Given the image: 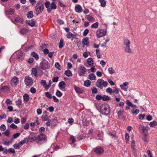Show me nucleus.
<instances>
[{
  "label": "nucleus",
  "instance_id": "c85d7f7f",
  "mask_svg": "<svg viewBox=\"0 0 157 157\" xmlns=\"http://www.w3.org/2000/svg\"><path fill=\"white\" fill-rule=\"evenodd\" d=\"M43 121H45L48 120L49 117L47 115H44L43 114L41 117Z\"/></svg>",
  "mask_w": 157,
  "mask_h": 157
},
{
  "label": "nucleus",
  "instance_id": "0e129e2a",
  "mask_svg": "<svg viewBox=\"0 0 157 157\" xmlns=\"http://www.w3.org/2000/svg\"><path fill=\"white\" fill-rule=\"evenodd\" d=\"M43 52L44 54L47 55L49 53V51L48 49L46 48L44 50Z\"/></svg>",
  "mask_w": 157,
  "mask_h": 157
},
{
  "label": "nucleus",
  "instance_id": "5701e85b",
  "mask_svg": "<svg viewBox=\"0 0 157 157\" xmlns=\"http://www.w3.org/2000/svg\"><path fill=\"white\" fill-rule=\"evenodd\" d=\"M24 21L23 18L19 17H17L15 18L14 21L16 23H21L22 22Z\"/></svg>",
  "mask_w": 157,
  "mask_h": 157
},
{
  "label": "nucleus",
  "instance_id": "412c9836",
  "mask_svg": "<svg viewBox=\"0 0 157 157\" xmlns=\"http://www.w3.org/2000/svg\"><path fill=\"white\" fill-rule=\"evenodd\" d=\"M75 90L77 93L79 94H81L83 92V91L79 87H77L76 86H74Z\"/></svg>",
  "mask_w": 157,
  "mask_h": 157
},
{
  "label": "nucleus",
  "instance_id": "09e8293b",
  "mask_svg": "<svg viewBox=\"0 0 157 157\" xmlns=\"http://www.w3.org/2000/svg\"><path fill=\"white\" fill-rule=\"evenodd\" d=\"M89 30L88 29H86L84 30L83 33V35L84 36H86L89 33Z\"/></svg>",
  "mask_w": 157,
  "mask_h": 157
},
{
  "label": "nucleus",
  "instance_id": "864d4df0",
  "mask_svg": "<svg viewBox=\"0 0 157 157\" xmlns=\"http://www.w3.org/2000/svg\"><path fill=\"white\" fill-rule=\"evenodd\" d=\"M0 129L2 131L5 130L6 128V127L4 124H2L0 127Z\"/></svg>",
  "mask_w": 157,
  "mask_h": 157
},
{
  "label": "nucleus",
  "instance_id": "58836bf2",
  "mask_svg": "<svg viewBox=\"0 0 157 157\" xmlns=\"http://www.w3.org/2000/svg\"><path fill=\"white\" fill-rule=\"evenodd\" d=\"M56 95L58 97H60L62 95V93L59 90H57L56 93Z\"/></svg>",
  "mask_w": 157,
  "mask_h": 157
},
{
  "label": "nucleus",
  "instance_id": "f704fd0d",
  "mask_svg": "<svg viewBox=\"0 0 157 157\" xmlns=\"http://www.w3.org/2000/svg\"><path fill=\"white\" fill-rule=\"evenodd\" d=\"M45 96L49 98H52V94L50 92H46L45 93Z\"/></svg>",
  "mask_w": 157,
  "mask_h": 157
},
{
  "label": "nucleus",
  "instance_id": "c03bdc74",
  "mask_svg": "<svg viewBox=\"0 0 157 157\" xmlns=\"http://www.w3.org/2000/svg\"><path fill=\"white\" fill-rule=\"evenodd\" d=\"M82 123L83 125L84 126L87 125L88 124V123L86 121V119H83L82 120Z\"/></svg>",
  "mask_w": 157,
  "mask_h": 157
},
{
  "label": "nucleus",
  "instance_id": "e433bc0d",
  "mask_svg": "<svg viewBox=\"0 0 157 157\" xmlns=\"http://www.w3.org/2000/svg\"><path fill=\"white\" fill-rule=\"evenodd\" d=\"M55 67L57 68L59 70H61V68L60 67V65L59 63L58 62H56L55 65Z\"/></svg>",
  "mask_w": 157,
  "mask_h": 157
},
{
  "label": "nucleus",
  "instance_id": "6e6552de",
  "mask_svg": "<svg viewBox=\"0 0 157 157\" xmlns=\"http://www.w3.org/2000/svg\"><path fill=\"white\" fill-rule=\"evenodd\" d=\"M94 151L98 155H101L102 154L104 151V150L102 147L98 146L94 148Z\"/></svg>",
  "mask_w": 157,
  "mask_h": 157
},
{
  "label": "nucleus",
  "instance_id": "4c0bfd02",
  "mask_svg": "<svg viewBox=\"0 0 157 157\" xmlns=\"http://www.w3.org/2000/svg\"><path fill=\"white\" fill-rule=\"evenodd\" d=\"M98 25V22H96L94 24H93L91 26L92 28H97Z\"/></svg>",
  "mask_w": 157,
  "mask_h": 157
},
{
  "label": "nucleus",
  "instance_id": "79ce46f5",
  "mask_svg": "<svg viewBox=\"0 0 157 157\" xmlns=\"http://www.w3.org/2000/svg\"><path fill=\"white\" fill-rule=\"evenodd\" d=\"M147 127L148 129H144V130L142 132L143 133V135H147V131L149 130L150 128L147 126Z\"/></svg>",
  "mask_w": 157,
  "mask_h": 157
},
{
  "label": "nucleus",
  "instance_id": "9b49d317",
  "mask_svg": "<svg viewBox=\"0 0 157 157\" xmlns=\"http://www.w3.org/2000/svg\"><path fill=\"white\" fill-rule=\"evenodd\" d=\"M129 83L128 82H125L123 83V84L120 85V87L125 91H127L128 90V86H127L128 85Z\"/></svg>",
  "mask_w": 157,
  "mask_h": 157
},
{
  "label": "nucleus",
  "instance_id": "f03ea898",
  "mask_svg": "<svg viewBox=\"0 0 157 157\" xmlns=\"http://www.w3.org/2000/svg\"><path fill=\"white\" fill-rule=\"evenodd\" d=\"M100 109L101 113L103 114L107 115L109 113L110 108L108 104H102Z\"/></svg>",
  "mask_w": 157,
  "mask_h": 157
},
{
  "label": "nucleus",
  "instance_id": "37998d69",
  "mask_svg": "<svg viewBox=\"0 0 157 157\" xmlns=\"http://www.w3.org/2000/svg\"><path fill=\"white\" fill-rule=\"evenodd\" d=\"M45 7L48 9V8H50L49 6H50V2L49 1H47L45 3Z\"/></svg>",
  "mask_w": 157,
  "mask_h": 157
},
{
  "label": "nucleus",
  "instance_id": "dca6fc26",
  "mask_svg": "<svg viewBox=\"0 0 157 157\" xmlns=\"http://www.w3.org/2000/svg\"><path fill=\"white\" fill-rule=\"evenodd\" d=\"M17 81L18 79L17 77L14 78L12 79L11 83L13 86H14L16 85Z\"/></svg>",
  "mask_w": 157,
  "mask_h": 157
},
{
  "label": "nucleus",
  "instance_id": "b1692460",
  "mask_svg": "<svg viewBox=\"0 0 157 157\" xmlns=\"http://www.w3.org/2000/svg\"><path fill=\"white\" fill-rule=\"evenodd\" d=\"M91 82L89 80L85 81L84 82V85L86 87H89L91 84Z\"/></svg>",
  "mask_w": 157,
  "mask_h": 157
},
{
  "label": "nucleus",
  "instance_id": "aec40b11",
  "mask_svg": "<svg viewBox=\"0 0 157 157\" xmlns=\"http://www.w3.org/2000/svg\"><path fill=\"white\" fill-rule=\"evenodd\" d=\"M88 78L91 80H95L96 77V76L94 74L92 73L90 74L88 76Z\"/></svg>",
  "mask_w": 157,
  "mask_h": 157
},
{
  "label": "nucleus",
  "instance_id": "a878e982",
  "mask_svg": "<svg viewBox=\"0 0 157 157\" xmlns=\"http://www.w3.org/2000/svg\"><path fill=\"white\" fill-rule=\"evenodd\" d=\"M27 16L29 18H31L33 17V12L32 11H30L28 12L27 14Z\"/></svg>",
  "mask_w": 157,
  "mask_h": 157
},
{
  "label": "nucleus",
  "instance_id": "20e7f679",
  "mask_svg": "<svg viewBox=\"0 0 157 157\" xmlns=\"http://www.w3.org/2000/svg\"><path fill=\"white\" fill-rule=\"evenodd\" d=\"M43 60L40 64V67L43 70H45L49 68V65L48 62L43 58Z\"/></svg>",
  "mask_w": 157,
  "mask_h": 157
},
{
  "label": "nucleus",
  "instance_id": "a211bd4d",
  "mask_svg": "<svg viewBox=\"0 0 157 157\" xmlns=\"http://www.w3.org/2000/svg\"><path fill=\"white\" fill-rule=\"evenodd\" d=\"M66 83L64 81H61L59 84V86L60 89L64 88L65 87Z\"/></svg>",
  "mask_w": 157,
  "mask_h": 157
},
{
  "label": "nucleus",
  "instance_id": "ea45409f",
  "mask_svg": "<svg viewBox=\"0 0 157 157\" xmlns=\"http://www.w3.org/2000/svg\"><path fill=\"white\" fill-rule=\"evenodd\" d=\"M27 29L25 28L22 29L20 31V32L21 34H24L27 33Z\"/></svg>",
  "mask_w": 157,
  "mask_h": 157
},
{
  "label": "nucleus",
  "instance_id": "338daca9",
  "mask_svg": "<svg viewBox=\"0 0 157 157\" xmlns=\"http://www.w3.org/2000/svg\"><path fill=\"white\" fill-rule=\"evenodd\" d=\"M20 135V134L19 133H17L13 135V137L15 139L18 137Z\"/></svg>",
  "mask_w": 157,
  "mask_h": 157
},
{
  "label": "nucleus",
  "instance_id": "3c124183",
  "mask_svg": "<svg viewBox=\"0 0 157 157\" xmlns=\"http://www.w3.org/2000/svg\"><path fill=\"white\" fill-rule=\"evenodd\" d=\"M96 98L97 100H100L101 99H102V96L100 94H98L96 95Z\"/></svg>",
  "mask_w": 157,
  "mask_h": 157
},
{
  "label": "nucleus",
  "instance_id": "bb28decb",
  "mask_svg": "<svg viewBox=\"0 0 157 157\" xmlns=\"http://www.w3.org/2000/svg\"><path fill=\"white\" fill-rule=\"evenodd\" d=\"M99 2L101 3V6L103 7H105L106 4V2L104 0H99Z\"/></svg>",
  "mask_w": 157,
  "mask_h": 157
},
{
  "label": "nucleus",
  "instance_id": "680f3d73",
  "mask_svg": "<svg viewBox=\"0 0 157 157\" xmlns=\"http://www.w3.org/2000/svg\"><path fill=\"white\" fill-rule=\"evenodd\" d=\"M108 71L110 74H113L114 72V71H113V69L112 67L109 68L108 69Z\"/></svg>",
  "mask_w": 157,
  "mask_h": 157
},
{
  "label": "nucleus",
  "instance_id": "c756f323",
  "mask_svg": "<svg viewBox=\"0 0 157 157\" xmlns=\"http://www.w3.org/2000/svg\"><path fill=\"white\" fill-rule=\"evenodd\" d=\"M150 127H154L157 125V122L155 121H154L149 123Z\"/></svg>",
  "mask_w": 157,
  "mask_h": 157
},
{
  "label": "nucleus",
  "instance_id": "5fc2aeb1",
  "mask_svg": "<svg viewBox=\"0 0 157 157\" xmlns=\"http://www.w3.org/2000/svg\"><path fill=\"white\" fill-rule=\"evenodd\" d=\"M13 147L15 149H19L20 148L21 146L18 143V144H15L13 145Z\"/></svg>",
  "mask_w": 157,
  "mask_h": 157
},
{
  "label": "nucleus",
  "instance_id": "a18cd8bd",
  "mask_svg": "<svg viewBox=\"0 0 157 157\" xmlns=\"http://www.w3.org/2000/svg\"><path fill=\"white\" fill-rule=\"evenodd\" d=\"M52 83V81L51 80L49 81L48 84V85H46L45 86V89H48L51 86V84Z\"/></svg>",
  "mask_w": 157,
  "mask_h": 157
},
{
  "label": "nucleus",
  "instance_id": "4d7b16f0",
  "mask_svg": "<svg viewBox=\"0 0 157 157\" xmlns=\"http://www.w3.org/2000/svg\"><path fill=\"white\" fill-rule=\"evenodd\" d=\"M86 17H87V19L89 21H92L94 20L93 17L90 16L89 15H87L86 16Z\"/></svg>",
  "mask_w": 157,
  "mask_h": 157
},
{
  "label": "nucleus",
  "instance_id": "603ef678",
  "mask_svg": "<svg viewBox=\"0 0 157 157\" xmlns=\"http://www.w3.org/2000/svg\"><path fill=\"white\" fill-rule=\"evenodd\" d=\"M92 93L93 94H97V90L95 87H94L92 89Z\"/></svg>",
  "mask_w": 157,
  "mask_h": 157
},
{
  "label": "nucleus",
  "instance_id": "a19ab883",
  "mask_svg": "<svg viewBox=\"0 0 157 157\" xmlns=\"http://www.w3.org/2000/svg\"><path fill=\"white\" fill-rule=\"evenodd\" d=\"M32 73L35 76H36L37 74V71L36 69L35 68H33Z\"/></svg>",
  "mask_w": 157,
  "mask_h": 157
},
{
  "label": "nucleus",
  "instance_id": "cd10ccee",
  "mask_svg": "<svg viewBox=\"0 0 157 157\" xmlns=\"http://www.w3.org/2000/svg\"><path fill=\"white\" fill-rule=\"evenodd\" d=\"M139 129L140 130L142 131V132L144 130V129H148L147 127H144L141 124H140L139 125Z\"/></svg>",
  "mask_w": 157,
  "mask_h": 157
},
{
  "label": "nucleus",
  "instance_id": "2eb2a0df",
  "mask_svg": "<svg viewBox=\"0 0 157 157\" xmlns=\"http://www.w3.org/2000/svg\"><path fill=\"white\" fill-rule=\"evenodd\" d=\"M124 52L127 53H130L132 52V49L130 48V45L123 47Z\"/></svg>",
  "mask_w": 157,
  "mask_h": 157
},
{
  "label": "nucleus",
  "instance_id": "473e14b6",
  "mask_svg": "<svg viewBox=\"0 0 157 157\" xmlns=\"http://www.w3.org/2000/svg\"><path fill=\"white\" fill-rule=\"evenodd\" d=\"M63 45V39L60 40L59 43V48H62Z\"/></svg>",
  "mask_w": 157,
  "mask_h": 157
},
{
  "label": "nucleus",
  "instance_id": "f3484780",
  "mask_svg": "<svg viewBox=\"0 0 157 157\" xmlns=\"http://www.w3.org/2000/svg\"><path fill=\"white\" fill-rule=\"evenodd\" d=\"M24 53L22 52H18L17 58L18 59L22 60L23 59V56Z\"/></svg>",
  "mask_w": 157,
  "mask_h": 157
},
{
  "label": "nucleus",
  "instance_id": "393cba45",
  "mask_svg": "<svg viewBox=\"0 0 157 157\" xmlns=\"http://www.w3.org/2000/svg\"><path fill=\"white\" fill-rule=\"evenodd\" d=\"M31 55L36 60L39 59V57L38 55L36 53L34 52H32Z\"/></svg>",
  "mask_w": 157,
  "mask_h": 157
},
{
  "label": "nucleus",
  "instance_id": "4468645a",
  "mask_svg": "<svg viewBox=\"0 0 157 157\" xmlns=\"http://www.w3.org/2000/svg\"><path fill=\"white\" fill-rule=\"evenodd\" d=\"M123 47H126L130 45V41L128 39H125L123 40Z\"/></svg>",
  "mask_w": 157,
  "mask_h": 157
},
{
  "label": "nucleus",
  "instance_id": "0eeeda50",
  "mask_svg": "<svg viewBox=\"0 0 157 157\" xmlns=\"http://www.w3.org/2000/svg\"><path fill=\"white\" fill-rule=\"evenodd\" d=\"M25 83L28 86H30L33 84V82L32 78L29 77H26L25 78Z\"/></svg>",
  "mask_w": 157,
  "mask_h": 157
},
{
  "label": "nucleus",
  "instance_id": "de8ad7c7",
  "mask_svg": "<svg viewBox=\"0 0 157 157\" xmlns=\"http://www.w3.org/2000/svg\"><path fill=\"white\" fill-rule=\"evenodd\" d=\"M106 92L109 93L111 94L113 93L112 89L110 87H109L106 90Z\"/></svg>",
  "mask_w": 157,
  "mask_h": 157
},
{
  "label": "nucleus",
  "instance_id": "49530a36",
  "mask_svg": "<svg viewBox=\"0 0 157 157\" xmlns=\"http://www.w3.org/2000/svg\"><path fill=\"white\" fill-rule=\"evenodd\" d=\"M10 131L9 130L7 129L5 132H3V134L6 136H8L10 135Z\"/></svg>",
  "mask_w": 157,
  "mask_h": 157
},
{
  "label": "nucleus",
  "instance_id": "7c9ffc66",
  "mask_svg": "<svg viewBox=\"0 0 157 157\" xmlns=\"http://www.w3.org/2000/svg\"><path fill=\"white\" fill-rule=\"evenodd\" d=\"M23 98L25 101H29V96L28 94H25L23 95Z\"/></svg>",
  "mask_w": 157,
  "mask_h": 157
},
{
  "label": "nucleus",
  "instance_id": "423d86ee",
  "mask_svg": "<svg viewBox=\"0 0 157 157\" xmlns=\"http://www.w3.org/2000/svg\"><path fill=\"white\" fill-rule=\"evenodd\" d=\"M96 35L98 38L104 36L106 34V30L105 29L98 30L96 32Z\"/></svg>",
  "mask_w": 157,
  "mask_h": 157
},
{
  "label": "nucleus",
  "instance_id": "9d476101",
  "mask_svg": "<svg viewBox=\"0 0 157 157\" xmlns=\"http://www.w3.org/2000/svg\"><path fill=\"white\" fill-rule=\"evenodd\" d=\"M25 23L31 27H33L36 25L35 24L36 23V21H34L33 19H32L30 21H26Z\"/></svg>",
  "mask_w": 157,
  "mask_h": 157
},
{
  "label": "nucleus",
  "instance_id": "bf43d9fd",
  "mask_svg": "<svg viewBox=\"0 0 157 157\" xmlns=\"http://www.w3.org/2000/svg\"><path fill=\"white\" fill-rule=\"evenodd\" d=\"M117 106L121 107H123L124 105V103L123 102L121 101L120 103L117 104Z\"/></svg>",
  "mask_w": 157,
  "mask_h": 157
},
{
  "label": "nucleus",
  "instance_id": "4be33fe9",
  "mask_svg": "<svg viewBox=\"0 0 157 157\" xmlns=\"http://www.w3.org/2000/svg\"><path fill=\"white\" fill-rule=\"evenodd\" d=\"M64 74L68 77H70L72 75L71 72L70 70H69L66 71L65 72Z\"/></svg>",
  "mask_w": 157,
  "mask_h": 157
},
{
  "label": "nucleus",
  "instance_id": "7ed1b4c3",
  "mask_svg": "<svg viewBox=\"0 0 157 157\" xmlns=\"http://www.w3.org/2000/svg\"><path fill=\"white\" fill-rule=\"evenodd\" d=\"M108 82L106 81H104L101 79H98L96 83V86L101 89L103 88V86L106 87L108 85Z\"/></svg>",
  "mask_w": 157,
  "mask_h": 157
},
{
  "label": "nucleus",
  "instance_id": "6e6d98bb",
  "mask_svg": "<svg viewBox=\"0 0 157 157\" xmlns=\"http://www.w3.org/2000/svg\"><path fill=\"white\" fill-rule=\"evenodd\" d=\"M30 91L32 94H34L36 92V89L34 87H32L30 90Z\"/></svg>",
  "mask_w": 157,
  "mask_h": 157
},
{
  "label": "nucleus",
  "instance_id": "052dcab7",
  "mask_svg": "<svg viewBox=\"0 0 157 157\" xmlns=\"http://www.w3.org/2000/svg\"><path fill=\"white\" fill-rule=\"evenodd\" d=\"M8 151L9 153H15V150L12 148H10L8 150Z\"/></svg>",
  "mask_w": 157,
  "mask_h": 157
},
{
  "label": "nucleus",
  "instance_id": "39448f33",
  "mask_svg": "<svg viewBox=\"0 0 157 157\" xmlns=\"http://www.w3.org/2000/svg\"><path fill=\"white\" fill-rule=\"evenodd\" d=\"M47 140L46 136L42 133H41L37 136L36 142L39 144L40 141H43L45 143Z\"/></svg>",
  "mask_w": 157,
  "mask_h": 157
},
{
  "label": "nucleus",
  "instance_id": "ddd939ff",
  "mask_svg": "<svg viewBox=\"0 0 157 157\" xmlns=\"http://www.w3.org/2000/svg\"><path fill=\"white\" fill-rule=\"evenodd\" d=\"M75 11L78 13H81L82 12V7L79 5H76L75 7Z\"/></svg>",
  "mask_w": 157,
  "mask_h": 157
},
{
  "label": "nucleus",
  "instance_id": "e2e57ef3",
  "mask_svg": "<svg viewBox=\"0 0 157 157\" xmlns=\"http://www.w3.org/2000/svg\"><path fill=\"white\" fill-rule=\"evenodd\" d=\"M6 103L7 104V105L8 104L10 105L12 103V101H10V99H8L6 100Z\"/></svg>",
  "mask_w": 157,
  "mask_h": 157
},
{
  "label": "nucleus",
  "instance_id": "c9c22d12",
  "mask_svg": "<svg viewBox=\"0 0 157 157\" xmlns=\"http://www.w3.org/2000/svg\"><path fill=\"white\" fill-rule=\"evenodd\" d=\"M131 111L132 113H135L136 115L139 113V110L137 109H136L135 110L134 109H133L131 110Z\"/></svg>",
  "mask_w": 157,
  "mask_h": 157
},
{
  "label": "nucleus",
  "instance_id": "72a5a7b5",
  "mask_svg": "<svg viewBox=\"0 0 157 157\" xmlns=\"http://www.w3.org/2000/svg\"><path fill=\"white\" fill-rule=\"evenodd\" d=\"M110 98L108 96L106 95H104L102 96V100L104 101H106L109 100Z\"/></svg>",
  "mask_w": 157,
  "mask_h": 157
},
{
  "label": "nucleus",
  "instance_id": "8fccbe9b",
  "mask_svg": "<svg viewBox=\"0 0 157 157\" xmlns=\"http://www.w3.org/2000/svg\"><path fill=\"white\" fill-rule=\"evenodd\" d=\"M1 90L2 91H6L8 90V86H7L2 87Z\"/></svg>",
  "mask_w": 157,
  "mask_h": 157
},
{
  "label": "nucleus",
  "instance_id": "69168bd1",
  "mask_svg": "<svg viewBox=\"0 0 157 157\" xmlns=\"http://www.w3.org/2000/svg\"><path fill=\"white\" fill-rule=\"evenodd\" d=\"M54 53V52H49L48 54V56L51 58H52V56Z\"/></svg>",
  "mask_w": 157,
  "mask_h": 157
},
{
  "label": "nucleus",
  "instance_id": "f8f14e48",
  "mask_svg": "<svg viewBox=\"0 0 157 157\" xmlns=\"http://www.w3.org/2000/svg\"><path fill=\"white\" fill-rule=\"evenodd\" d=\"M57 6L54 2H52L50 4V8L47 9V11L48 13H49L51 12L52 10H55Z\"/></svg>",
  "mask_w": 157,
  "mask_h": 157
},
{
  "label": "nucleus",
  "instance_id": "1a4fd4ad",
  "mask_svg": "<svg viewBox=\"0 0 157 157\" xmlns=\"http://www.w3.org/2000/svg\"><path fill=\"white\" fill-rule=\"evenodd\" d=\"M88 40L89 39L87 37H86L83 39L82 40V44L83 47H84L85 45L87 46H90V43L88 41Z\"/></svg>",
  "mask_w": 157,
  "mask_h": 157
},
{
  "label": "nucleus",
  "instance_id": "774afa93",
  "mask_svg": "<svg viewBox=\"0 0 157 157\" xmlns=\"http://www.w3.org/2000/svg\"><path fill=\"white\" fill-rule=\"evenodd\" d=\"M152 117L151 116L149 115L147 116L146 119L149 121H151L152 120Z\"/></svg>",
  "mask_w": 157,
  "mask_h": 157
},
{
  "label": "nucleus",
  "instance_id": "13d9d810",
  "mask_svg": "<svg viewBox=\"0 0 157 157\" xmlns=\"http://www.w3.org/2000/svg\"><path fill=\"white\" fill-rule=\"evenodd\" d=\"M126 103L127 106L131 107L132 103L129 100H127L126 101Z\"/></svg>",
  "mask_w": 157,
  "mask_h": 157
},
{
  "label": "nucleus",
  "instance_id": "2f4dec72",
  "mask_svg": "<svg viewBox=\"0 0 157 157\" xmlns=\"http://www.w3.org/2000/svg\"><path fill=\"white\" fill-rule=\"evenodd\" d=\"M16 105L18 106L19 107H20V106L22 104L21 100L20 99H18L17 101H16Z\"/></svg>",
  "mask_w": 157,
  "mask_h": 157
},
{
  "label": "nucleus",
  "instance_id": "6ab92c4d",
  "mask_svg": "<svg viewBox=\"0 0 157 157\" xmlns=\"http://www.w3.org/2000/svg\"><path fill=\"white\" fill-rule=\"evenodd\" d=\"M87 62L90 66H92L94 64V61L91 58H89L87 60Z\"/></svg>",
  "mask_w": 157,
  "mask_h": 157
},
{
  "label": "nucleus",
  "instance_id": "f257e3e1",
  "mask_svg": "<svg viewBox=\"0 0 157 157\" xmlns=\"http://www.w3.org/2000/svg\"><path fill=\"white\" fill-rule=\"evenodd\" d=\"M44 8V5L43 4L42 1L38 2L35 6V10L36 14H40L42 13Z\"/></svg>",
  "mask_w": 157,
  "mask_h": 157
}]
</instances>
